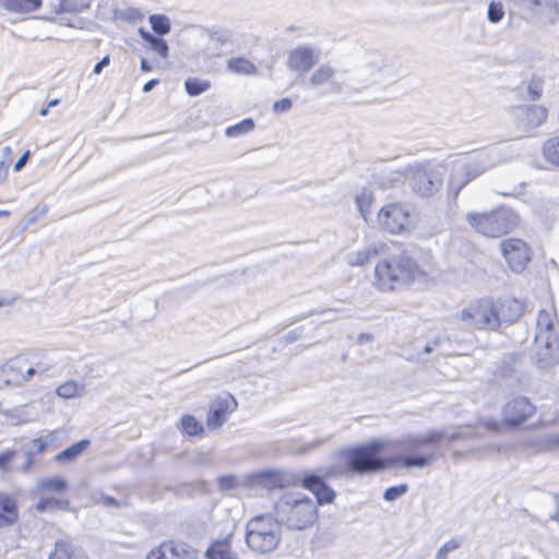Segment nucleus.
I'll return each instance as SVG.
<instances>
[{
  "label": "nucleus",
  "mask_w": 559,
  "mask_h": 559,
  "mask_svg": "<svg viewBox=\"0 0 559 559\" xmlns=\"http://www.w3.org/2000/svg\"><path fill=\"white\" fill-rule=\"evenodd\" d=\"M428 273L406 251L379 259L373 269V287L381 293H396L407 289Z\"/></svg>",
  "instance_id": "nucleus-1"
},
{
  "label": "nucleus",
  "mask_w": 559,
  "mask_h": 559,
  "mask_svg": "<svg viewBox=\"0 0 559 559\" xmlns=\"http://www.w3.org/2000/svg\"><path fill=\"white\" fill-rule=\"evenodd\" d=\"M392 441L373 439L343 449L340 457L343 461L344 473L350 475L372 474L390 468V448Z\"/></svg>",
  "instance_id": "nucleus-2"
},
{
  "label": "nucleus",
  "mask_w": 559,
  "mask_h": 559,
  "mask_svg": "<svg viewBox=\"0 0 559 559\" xmlns=\"http://www.w3.org/2000/svg\"><path fill=\"white\" fill-rule=\"evenodd\" d=\"M443 439L442 431L431 430L424 436H413L402 441L392 442L390 452L395 450L397 453L389 455L390 468H424L431 465L437 459V454L429 448L439 444Z\"/></svg>",
  "instance_id": "nucleus-3"
},
{
  "label": "nucleus",
  "mask_w": 559,
  "mask_h": 559,
  "mask_svg": "<svg viewBox=\"0 0 559 559\" xmlns=\"http://www.w3.org/2000/svg\"><path fill=\"white\" fill-rule=\"evenodd\" d=\"M245 542L257 555H267L282 542V522L271 513L252 516L246 524Z\"/></svg>",
  "instance_id": "nucleus-4"
},
{
  "label": "nucleus",
  "mask_w": 559,
  "mask_h": 559,
  "mask_svg": "<svg viewBox=\"0 0 559 559\" xmlns=\"http://www.w3.org/2000/svg\"><path fill=\"white\" fill-rule=\"evenodd\" d=\"M466 221L475 231L488 238L506 236L519 225L518 215L506 207H498L489 212L468 213Z\"/></svg>",
  "instance_id": "nucleus-5"
},
{
  "label": "nucleus",
  "mask_w": 559,
  "mask_h": 559,
  "mask_svg": "<svg viewBox=\"0 0 559 559\" xmlns=\"http://www.w3.org/2000/svg\"><path fill=\"white\" fill-rule=\"evenodd\" d=\"M495 311V297L484 296L464 307L457 314V320L475 331H497L498 319Z\"/></svg>",
  "instance_id": "nucleus-6"
},
{
  "label": "nucleus",
  "mask_w": 559,
  "mask_h": 559,
  "mask_svg": "<svg viewBox=\"0 0 559 559\" xmlns=\"http://www.w3.org/2000/svg\"><path fill=\"white\" fill-rule=\"evenodd\" d=\"M280 508L283 521L289 530L310 528L319 519L318 506L306 496L297 500H285Z\"/></svg>",
  "instance_id": "nucleus-7"
},
{
  "label": "nucleus",
  "mask_w": 559,
  "mask_h": 559,
  "mask_svg": "<svg viewBox=\"0 0 559 559\" xmlns=\"http://www.w3.org/2000/svg\"><path fill=\"white\" fill-rule=\"evenodd\" d=\"M487 169L486 158L481 153H466L454 160L449 186L454 197L472 180Z\"/></svg>",
  "instance_id": "nucleus-8"
},
{
  "label": "nucleus",
  "mask_w": 559,
  "mask_h": 559,
  "mask_svg": "<svg viewBox=\"0 0 559 559\" xmlns=\"http://www.w3.org/2000/svg\"><path fill=\"white\" fill-rule=\"evenodd\" d=\"M377 224L381 230L392 235L408 231L413 225L411 209L402 202L388 203L379 210Z\"/></svg>",
  "instance_id": "nucleus-9"
},
{
  "label": "nucleus",
  "mask_w": 559,
  "mask_h": 559,
  "mask_svg": "<svg viewBox=\"0 0 559 559\" xmlns=\"http://www.w3.org/2000/svg\"><path fill=\"white\" fill-rule=\"evenodd\" d=\"M499 247L508 267L514 273L524 272L533 260L531 246L521 238L503 239Z\"/></svg>",
  "instance_id": "nucleus-10"
},
{
  "label": "nucleus",
  "mask_w": 559,
  "mask_h": 559,
  "mask_svg": "<svg viewBox=\"0 0 559 559\" xmlns=\"http://www.w3.org/2000/svg\"><path fill=\"white\" fill-rule=\"evenodd\" d=\"M145 559H199V550L188 542L168 538L153 546Z\"/></svg>",
  "instance_id": "nucleus-11"
},
{
  "label": "nucleus",
  "mask_w": 559,
  "mask_h": 559,
  "mask_svg": "<svg viewBox=\"0 0 559 559\" xmlns=\"http://www.w3.org/2000/svg\"><path fill=\"white\" fill-rule=\"evenodd\" d=\"M534 357L542 367L559 362V332H536Z\"/></svg>",
  "instance_id": "nucleus-12"
},
{
  "label": "nucleus",
  "mask_w": 559,
  "mask_h": 559,
  "mask_svg": "<svg viewBox=\"0 0 559 559\" xmlns=\"http://www.w3.org/2000/svg\"><path fill=\"white\" fill-rule=\"evenodd\" d=\"M442 175L429 165H420L412 170V188L421 197H432L442 187Z\"/></svg>",
  "instance_id": "nucleus-13"
},
{
  "label": "nucleus",
  "mask_w": 559,
  "mask_h": 559,
  "mask_svg": "<svg viewBox=\"0 0 559 559\" xmlns=\"http://www.w3.org/2000/svg\"><path fill=\"white\" fill-rule=\"evenodd\" d=\"M238 407V402L230 393L215 397L207 411L206 427L210 430L219 429Z\"/></svg>",
  "instance_id": "nucleus-14"
},
{
  "label": "nucleus",
  "mask_w": 559,
  "mask_h": 559,
  "mask_svg": "<svg viewBox=\"0 0 559 559\" xmlns=\"http://www.w3.org/2000/svg\"><path fill=\"white\" fill-rule=\"evenodd\" d=\"M536 413V406L524 396L511 399L503 407L502 421L509 427H519Z\"/></svg>",
  "instance_id": "nucleus-15"
},
{
  "label": "nucleus",
  "mask_w": 559,
  "mask_h": 559,
  "mask_svg": "<svg viewBox=\"0 0 559 559\" xmlns=\"http://www.w3.org/2000/svg\"><path fill=\"white\" fill-rule=\"evenodd\" d=\"M495 312L498 319V330L502 323H514L525 313V304L515 297L495 298Z\"/></svg>",
  "instance_id": "nucleus-16"
},
{
  "label": "nucleus",
  "mask_w": 559,
  "mask_h": 559,
  "mask_svg": "<svg viewBox=\"0 0 559 559\" xmlns=\"http://www.w3.org/2000/svg\"><path fill=\"white\" fill-rule=\"evenodd\" d=\"M5 381L9 384H22L32 379L35 368L24 356H15L3 366Z\"/></svg>",
  "instance_id": "nucleus-17"
},
{
  "label": "nucleus",
  "mask_w": 559,
  "mask_h": 559,
  "mask_svg": "<svg viewBox=\"0 0 559 559\" xmlns=\"http://www.w3.org/2000/svg\"><path fill=\"white\" fill-rule=\"evenodd\" d=\"M300 486L313 493L318 504L332 503L336 497L335 491L325 483L324 477L313 473L306 474L300 480Z\"/></svg>",
  "instance_id": "nucleus-18"
},
{
  "label": "nucleus",
  "mask_w": 559,
  "mask_h": 559,
  "mask_svg": "<svg viewBox=\"0 0 559 559\" xmlns=\"http://www.w3.org/2000/svg\"><path fill=\"white\" fill-rule=\"evenodd\" d=\"M235 534L227 533L223 537L213 539L205 549L206 559H239V554L233 548Z\"/></svg>",
  "instance_id": "nucleus-19"
},
{
  "label": "nucleus",
  "mask_w": 559,
  "mask_h": 559,
  "mask_svg": "<svg viewBox=\"0 0 559 559\" xmlns=\"http://www.w3.org/2000/svg\"><path fill=\"white\" fill-rule=\"evenodd\" d=\"M20 510L16 499L5 492H0V527H10L17 523Z\"/></svg>",
  "instance_id": "nucleus-20"
},
{
  "label": "nucleus",
  "mask_w": 559,
  "mask_h": 559,
  "mask_svg": "<svg viewBox=\"0 0 559 559\" xmlns=\"http://www.w3.org/2000/svg\"><path fill=\"white\" fill-rule=\"evenodd\" d=\"M316 61L312 49L298 47L290 51L287 66L293 71L307 72L316 64Z\"/></svg>",
  "instance_id": "nucleus-21"
},
{
  "label": "nucleus",
  "mask_w": 559,
  "mask_h": 559,
  "mask_svg": "<svg viewBox=\"0 0 559 559\" xmlns=\"http://www.w3.org/2000/svg\"><path fill=\"white\" fill-rule=\"evenodd\" d=\"M536 332H559L556 307L548 304L537 313Z\"/></svg>",
  "instance_id": "nucleus-22"
},
{
  "label": "nucleus",
  "mask_w": 559,
  "mask_h": 559,
  "mask_svg": "<svg viewBox=\"0 0 559 559\" xmlns=\"http://www.w3.org/2000/svg\"><path fill=\"white\" fill-rule=\"evenodd\" d=\"M91 445V441L88 439L80 440L63 451L59 452L55 456V461L60 464H66L75 461L80 455L83 454Z\"/></svg>",
  "instance_id": "nucleus-23"
},
{
  "label": "nucleus",
  "mask_w": 559,
  "mask_h": 559,
  "mask_svg": "<svg viewBox=\"0 0 559 559\" xmlns=\"http://www.w3.org/2000/svg\"><path fill=\"white\" fill-rule=\"evenodd\" d=\"M1 5L12 13L27 14L38 10L43 0H0Z\"/></svg>",
  "instance_id": "nucleus-24"
},
{
  "label": "nucleus",
  "mask_w": 559,
  "mask_h": 559,
  "mask_svg": "<svg viewBox=\"0 0 559 559\" xmlns=\"http://www.w3.org/2000/svg\"><path fill=\"white\" fill-rule=\"evenodd\" d=\"M548 117L547 109L543 106L532 105L523 110L521 120L530 128L542 126Z\"/></svg>",
  "instance_id": "nucleus-25"
},
{
  "label": "nucleus",
  "mask_w": 559,
  "mask_h": 559,
  "mask_svg": "<svg viewBox=\"0 0 559 559\" xmlns=\"http://www.w3.org/2000/svg\"><path fill=\"white\" fill-rule=\"evenodd\" d=\"M48 559H83L76 551L75 547L68 540H59L56 543L53 550Z\"/></svg>",
  "instance_id": "nucleus-26"
},
{
  "label": "nucleus",
  "mask_w": 559,
  "mask_h": 559,
  "mask_svg": "<svg viewBox=\"0 0 559 559\" xmlns=\"http://www.w3.org/2000/svg\"><path fill=\"white\" fill-rule=\"evenodd\" d=\"M37 489L43 493H62L68 489V481L62 477H49L41 479Z\"/></svg>",
  "instance_id": "nucleus-27"
},
{
  "label": "nucleus",
  "mask_w": 559,
  "mask_h": 559,
  "mask_svg": "<svg viewBox=\"0 0 559 559\" xmlns=\"http://www.w3.org/2000/svg\"><path fill=\"white\" fill-rule=\"evenodd\" d=\"M227 68L229 71L241 75H253L257 73V67L254 63L245 57L229 59Z\"/></svg>",
  "instance_id": "nucleus-28"
},
{
  "label": "nucleus",
  "mask_w": 559,
  "mask_h": 559,
  "mask_svg": "<svg viewBox=\"0 0 559 559\" xmlns=\"http://www.w3.org/2000/svg\"><path fill=\"white\" fill-rule=\"evenodd\" d=\"M378 253V248L376 246L362 248L349 254L348 264L350 266H364L376 258Z\"/></svg>",
  "instance_id": "nucleus-29"
},
{
  "label": "nucleus",
  "mask_w": 559,
  "mask_h": 559,
  "mask_svg": "<svg viewBox=\"0 0 559 559\" xmlns=\"http://www.w3.org/2000/svg\"><path fill=\"white\" fill-rule=\"evenodd\" d=\"M180 428L189 437H203L205 427L194 416L186 414L180 418Z\"/></svg>",
  "instance_id": "nucleus-30"
},
{
  "label": "nucleus",
  "mask_w": 559,
  "mask_h": 559,
  "mask_svg": "<svg viewBox=\"0 0 559 559\" xmlns=\"http://www.w3.org/2000/svg\"><path fill=\"white\" fill-rule=\"evenodd\" d=\"M258 481L269 489H278L285 487L284 475L276 471H265L257 475Z\"/></svg>",
  "instance_id": "nucleus-31"
},
{
  "label": "nucleus",
  "mask_w": 559,
  "mask_h": 559,
  "mask_svg": "<svg viewBox=\"0 0 559 559\" xmlns=\"http://www.w3.org/2000/svg\"><path fill=\"white\" fill-rule=\"evenodd\" d=\"M140 35L143 38V40L151 46V48L154 51H156L163 59L168 58L169 48L164 39L155 37L144 29H140Z\"/></svg>",
  "instance_id": "nucleus-32"
},
{
  "label": "nucleus",
  "mask_w": 559,
  "mask_h": 559,
  "mask_svg": "<svg viewBox=\"0 0 559 559\" xmlns=\"http://www.w3.org/2000/svg\"><path fill=\"white\" fill-rule=\"evenodd\" d=\"M543 155L550 165L559 167V136L550 138L544 143Z\"/></svg>",
  "instance_id": "nucleus-33"
},
{
  "label": "nucleus",
  "mask_w": 559,
  "mask_h": 559,
  "mask_svg": "<svg viewBox=\"0 0 559 559\" xmlns=\"http://www.w3.org/2000/svg\"><path fill=\"white\" fill-rule=\"evenodd\" d=\"M254 121L251 118H246L240 122L229 126L225 130V134L229 138H236L251 132L254 129Z\"/></svg>",
  "instance_id": "nucleus-34"
},
{
  "label": "nucleus",
  "mask_w": 559,
  "mask_h": 559,
  "mask_svg": "<svg viewBox=\"0 0 559 559\" xmlns=\"http://www.w3.org/2000/svg\"><path fill=\"white\" fill-rule=\"evenodd\" d=\"M210 87H211V82L209 80L191 78V79L186 80V82H185L186 92L190 96H198V95L206 92Z\"/></svg>",
  "instance_id": "nucleus-35"
},
{
  "label": "nucleus",
  "mask_w": 559,
  "mask_h": 559,
  "mask_svg": "<svg viewBox=\"0 0 559 559\" xmlns=\"http://www.w3.org/2000/svg\"><path fill=\"white\" fill-rule=\"evenodd\" d=\"M334 70L329 66L318 68L311 75L310 82L314 86H320L332 81Z\"/></svg>",
  "instance_id": "nucleus-36"
},
{
  "label": "nucleus",
  "mask_w": 559,
  "mask_h": 559,
  "mask_svg": "<svg viewBox=\"0 0 559 559\" xmlns=\"http://www.w3.org/2000/svg\"><path fill=\"white\" fill-rule=\"evenodd\" d=\"M150 23L153 31L160 36L170 32V22L166 15L153 14L150 16Z\"/></svg>",
  "instance_id": "nucleus-37"
},
{
  "label": "nucleus",
  "mask_w": 559,
  "mask_h": 559,
  "mask_svg": "<svg viewBox=\"0 0 559 559\" xmlns=\"http://www.w3.org/2000/svg\"><path fill=\"white\" fill-rule=\"evenodd\" d=\"M373 201H374L373 194L369 190H362L356 197L357 207L365 218H366L367 214L370 212Z\"/></svg>",
  "instance_id": "nucleus-38"
},
{
  "label": "nucleus",
  "mask_w": 559,
  "mask_h": 559,
  "mask_svg": "<svg viewBox=\"0 0 559 559\" xmlns=\"http://www.w3.org/2000/svg\"><path fill=\"white\" fill-rule=\"evenodd\" d=\"M80 393V388L75 381H67L57 388V394L62 399H73Z\"/></svg>",
  "instance_id": "nucleus-39"
},
{
  "label": "nucleus",
  "mask_w": 559,
  "mask_h": 559,
  "mask_svg": "<svg viewBox=\"0 0 559 559\" xmlns=\"http://www.w3.org/2000/svg\"><path fill=\"white\" fill-rule=\"evenodd\" d=\"M57 441V431H51L44 437L34 440V445L37 453L45 452L48 448L52 447Z\"/></svg>",
  "instance_id": "nucleus-40"
},
{
  "label": "nucleus",
  "mask_w": 559,
  "mask_h": 559,
  "mask_svg": "<svg viewBox=\"0 0 559 559\" xmlns=\"http://www.w3.org/2000/svg\"><path fill=\"white\" fill-rule=\"evenodd\" d=\"M67 506V501L56 500L52 498H41L37 502V510L39 511H46V510H52L57 508H63Z\"/></svg>",
  "instance_id": "nucleus-41"
},
{
  "label": "nucleus",
  "mask_w": 559,
  "mask_h": 559,
  "mask_svg": "<svg viewBox=\"0 0 559 559\" xmlns=\"http://www.w3.org/2000/svg\"><path fill=\"white\" fill-rule=\"evenodd\" d=\"M504 16V11L501 3L491 2L488 7V19L492 23L501 21Z\"/></svg>",
  "instance_id": "nucleus-42"
},
{
  "label": "nucleus",
  "mask_w": 559,
  "mask_h": 559,
  "mask_svg": "<svg viewBox=\"0 0 559 559\" xmlns=\"http://www.w3.org/2000/svg\"><path fill=\"white\" fill-rule=\"evenodd\" d=\"M406 491H407V485H405V484L390 487L384 491V499L388 501H393V500L400 498L401 496H403Z\"/></svg>",
  "instance_id": "nucleus-43"
},
{
  "label": "nucleus",
  "mask_w": 559,
  "mask_h": 559,
  "mask_svg": "<svg viewBox=\"0 0 559 559\" xmlns=\"http://www.w3.org/2000/svg\"><path fill=\"white\" fill-rule=\"evenodd\" d=\"M75 11H78V8L71 0H60L58 7L55 9L56 14Z\"/></svg>",
  "instance_id": "nucleus-44"
},
{
  "label": "nucleus",
  "mask_w": 559,
  "mask_h": 559,
  "mask_svg": "<svg viewBox=\"0 0 559 559\" xmlns=\"http://www.w3.org/2000/svg\"><path fill=\"white\" fill-rule=\"evenodd\" d=\"M292 107V100L289 98H282L274 103L273 109L275 112H284Z\"/></svg>",
  "instance_id": "nucleus-45"
},
{
  "label": "nucleus",
  "mask_w": 559,
  "mask_h": 559,
  "mask_svg": "<svg viewBox=\"0 0 559 559\" xmlns=\"http://www.w3.org/2000/svg\"><path fill=\"white\" fill-rule=\"evenodd\" d=\"M15 456L14 451H7L3 453H0V469H8L10 462Z\"/></svg>",
  "instance_id": "nucleus-46"
},
{
  "label": "nucleus",
  "mask_w": 559,
  "mask_h": 559,
  "mask_svg": "<svg viewBox=\"0 0 559 559\" xmlns=\"http://www.w3.org/2000/svg\"><path fill=\"white\" fill-rule=\"evenodd\" d=\"M545 448L548 450H559V435L546 440Z\"/></svg>",
  "instance_id": "nucleus-47"
},
{
  "label": "nucleus",
  "mask_w": 559,
  "mask_h": 559,
  "mask_svg": "<svg viewBox=\"0 0 559 559\" xmlns=\"http://www.w3.org/2000/svg\"><path fill=\"white\" fill-rule=\"evenodd\" d=\"M31 153L29 151H26L19 159L17 162L14 164V170L15 171H20L26 164L28 157H29Z\"/></svg>",
  "instance_id": "nucleus-48"
},
{
  "label": "nucleus",
  "mask_w": 559,
  "mask_h": 559,
  "mask_svg": "<svg viewBox=\"0 0 559 559\" xmlns=\"http://www.w3.org/2000/svg\"><path fill=\"white\" fill-rule=\"evenodd\" d=\"M110 62L109 56H105L99 62H97L93 69L95 74H99L104 67L108 66Z\"/></svg>",
  "instance_id": "nucleus-49"
},
{
  "label": "nucleus",
  "mask_w": 559,
  "mask_h": 559,
  "mask_svg": "<svg viewBox=\"0 0 559 559\" xmlns=\"http://www.w3.org/2000/svg\"><path fill=\"white\" fill-rule=\"evenodd\" d=\"M100 503L106 507H118L119 506V502L115 498L109 497V496H102Z\"/></svg>",
  "instance_id": "nucleus-50"
},
{
  "label": "nucleus",
  "mask_w": 559,
  "mask_h": 559,
  "mask_svg": "<svg viewBox=\"0 0 559 559\" xmlns=\"http://www.w3.org/2000/svg\"><path fill=\"white\" fill-rule=\"evenodd\" d=\"M158 83H159V80H157V79L150 80L148 82H146L143 85V92H145V93L150 92Z\"/></svg>",
  "instance_id": "nucleus-51"
},
{
  "label": "nucleus",
  "mask_w": 559,
  "mask_h": 559,
  "mask_svg": "<svg viewBox=\"0 0 559 559\" xmlns=\"http://www.w3.org/2000/svg\"><path fill=\"white\" fill-rule=\"evenodd\" d=\"M152 66L148 63V61L146 59H142L141 60V70L143 72H150L152 71Z\"/></svg>",
  "instance_id": "nucleus-52"
},
{
  "label": "nucleus",
  "mask_w": 559,
  "mask_h": 559,
  "mask_svg": "<svg viewBox=\"0 0 559 559\" xmlns=\"http://www.w3.org/2000/svg\"><path fill=\"white\" fill-rule=\"evenodd\" d=\"M455 547H456V545H455V544H453V545H449V544H447V545H444V546H443V548L441 549V551H443V550H444V551H449V550H451V549H454Z\"/></svg>",
  "instance_id": "nucleus-53"
},
{
  "label": "nucleus",
  "mask_w": 559,
  "mask_h": 559,
  "mask_svg": "<svg viewBox=\"0 0 559 559\" xmlns=\"http://www.w3.org/2000/svg\"><path fill=\"white\" fill-rule=\"evenodd\" d=\"M334 475V471L331 468L329 469L325 474H324V477H331Z\"/></svg>",
  "instance_id": "nucleus-54"
},
{
  "label": "nucleus",
  "mask_w": 559,
  "mask_h": 559,
  "mask_svg": "<svg viewBox=\"0 0 559 559\" xmlns=\"http://www.w3.org/2000/svg\"><path fill=\"white\" fill-rule=\"evenodd\" d=\"M58 103H59V100H58V99H55V100L49 102L48 106H49V107H51V106H56Z\"/></svg>",
  "instance_id": "nucleus-55"
},
{
  "label": "nucleus",
  "mask_w": 559,
  "mask_h": 559,
  "mask_svg": "<svg viewBox=\"0 0 559 559\" xmlns=\"http://www.w3.org/2000/svg\"><path fill=\"white\" fill-rule=\"evenodd\" d=\"M557 421H559V416H557L556 418H554L552 420H550L548 424H549V425H554V424H556Z\"/></svg>",
  "instance_id": "nucleus-56"
},
{
  "label": "nucleus",
  "mask_w": 559,
  "mask_h": 559,
  "mask_svg": "<svg viewBox=\"0 0 559 559\" xmlns=\"http://www.w3.org/2000/svg\"><path fill=\"white\" fill-rule=\"evenodd\" d=\"M38 370L40 372H45L46 370H48V367H40V366H38Z\"/></svg>",
  "instance_id": "nucleus-57"
},
{
  "label": "nucleus",
  "mask_w": 559,
  "mask_h": 559,
  "mask_svg": "<svg viewBox=\"0 0 559 559\" xmlns=\"http://www.w3.org/2000/svg\"><path fill=\"white\" fill-rule=\"evenodd\" d=\"M546 425H547V423H545V421H543L542 419H539V421H538V426L544 427V426H546Z\"/></svg>",
  "instance_id": "nucleus-58"
},
{
  "label": "nucleus",
  "mask_w": 559,
  "mask_h": 559,
  "mask_svg": "<svg viewBox=\"0 0 559 559\" xmlns=\"http://www.w3.org/2000/svg\"><path fill=\"white\" fill-rule=\"evenodd\" d=\"M47 111H48V109H47V108H44V109L40 111V115H41V116H45V115H47Z\"/></svg>",
  "instance_id": "nucleus-59"
},
{
  "label": "nucleus",
  "mask_w": 559,
  "mask_h": 559,
  "mask_svg": "<svg viewBox=\"0 0 559 559\" xmlns=\"http://www.w3.org/2000/svg\"><path fill=\"white\" fill-rule=\"evenodd\" d=\"M1 215L7 216V215H9V212H8V211H0V216H1Z\"/></svg>",
  "instance_id": "nucleus-60"
}]
</instances>
